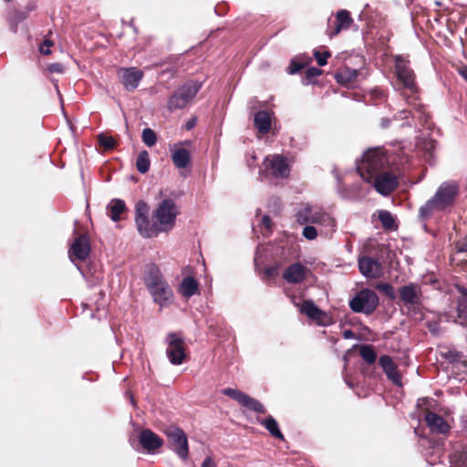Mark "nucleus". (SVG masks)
Here are the masks:
<instances>
[{"label":"nucleus","instance_id":"obj_1","mask_svg":"<svg viewBox=\"0 0 467 467\" xmlns=\"http://www.w3.org/2000/svg\"><path fill=\"white\" fill-rule=\"evenodd\" d=\"M395 69L398 79L402 83L406 91L402 93L409 106L412 110L403 109L398 114L400 119H407L411 116L412 119L418 118L420 123L426 124L429 120V114L425 111L424 106L419 100V89L415 81V74L410 67V63L401 56L395 58Z\"/></svg>","mask_w":467,"mask_h":467},{"label":"nucleus","instance_id":"obj_2","mask_svg":"<svg viewBox=\"0 0 467 467\" xmlns=\"http://www.w3.org/2000/svg\"><path fill=\"white\" fill-rule=\"evenodd\" d=\"M459 193V186L455 182H445L437 189L435 194L419 210L420 221H427L436 212H444L454 204Z\"/></svg>","mask_w":467,"mask_h":467},{"label":"nucleus","instance_id":"obj_3","mask_svg":"<svg viewBox=\"0 0 467 467\" xmlns=\"http://www.w3.org/2000/svg\"><path fill=\"white\" fill-rule=\"evenodd\" d=\"M143 281L153 302L157 304L161 309L172 303V289L158 266L155 265H149L145 271Z\"/></svg>","mask_w":467,"mask_h":467},{"label":"nucleus","instance_id":"obj_4","mask_svg":"<svg viewBox=\"0 0 467 467\" xmlns=\"http://www.w3.org/2000/svg\"><path fill=\"white\" fill-rule=\"evenodd\" d=\"M389 161L385 150L381 148H375L364 153L357 169L365 182H371L372 177L389 169Z\"/></svg>","mask_w":467,"mask_h":467},{"label":"nucleus","instance_id":"obj_5","mask_svg":"<svg viewBox=\"0 0 467 467\" xmlns=\"http://www.w3.org/2000/svg\"><path fill=\"white\" fill-rule=\"evenodd\" d=\"M296 222L301 224H318L330 231L336 228L335 219L327 213L322 207L306 204L296 213Z\"/></svg>","mask_w":467,"mask_h":467},{"label":"nucleus","instance_id":"obj_6","mask_svg":"<svg viewBox=\"0 0 467 467\" xmlns=\"http://www.w3.org/2000/svg\"><path fill=\"white\" fill-rule=\"evenodd\" d=\"M202 88V83L191 80L180 86L169 98L167 109L169 111L182 109L195 98Z\"/></svg>","mask_w":467,"mask_h":467},{"label":"nucleus","instance_id":"obj_7","mask_svg":"<svg viewBox=\"0 0 467 467\" xmlns=\"http://www.w3.org/2000/svg\"><path fill=\"white\" fill-rule=\"evenodd\" d=\"M177 215L175 202L170 198L163 199L153 213V218L161 232H169L173 228Z\"/></svg>","mask_w":467,"mask_h":467},{"label":"nucleus","instance_id":"obj_8","mask_svg":"<svg viewBox=\"0 0 467 467\" xmlns=\"http://www.w3.org/2000/svg\"><path fill=\"white\" fill-rule=\"evenodd\" d=\"M148 215V204L143 201H139L135 207V223L138 232L145 238H151L157 236L161 230L156 221L150 222Z\"/></svg>","mask_w":467,"mask_h":467},{"label":"nucleus","instance_id":"obj_9","mask_svg":"<svg viewBox=\"0 0 467 467\" xmlns=\"http://www.w3.org/2000/svg\"><path fill=\"white\" fill-rule=\"evenodd\" d=\"M379 306L377 294L368 288L358 291L349 301V307L355 313L372 314Z\"/></svg>","mask_w":467,"mask_h":467},{"label":"nucleus","instance_id":"obj_10","mask_svg":"<svg viewBox=\"0 0 467 467\" xmlns=\"http://www.w3.org/2000/svg\"><path fill=\"white\" fill-rule=\"evenodd\" d=\"M167 345L165 353L171 364L179 366L186 358L183 337L176 332H170L164 340Z\"/></svg>","mask_w":467,"mask_h":467},{"label":"nucleus","instance_id":"obj_11","mask_svg":"<svg viewBox=\"0 0 467 467\" xmlns=\"http://www.w3.org/2000/svg\"><path fill=\"white\" fill-rule=\"evenodd\" d=\"M171 450L182 460L186 461L189 457V445L185 432L176 427H170L165 431Z\"/></svg>","mask_w":467,"mask_h":467},{"label":"nucleus","instance_id":"obj_12","mask_svg":"<svg viewBox=\"0 0 467 467\" xmlns=\"http://www.w3.org/2000/svg\"><path fill=\"white\" fill-rule=\"evenodd\" d=\"M370 183L383 196L390 194L399 185L398 176L390 169L372 177Z\"/></svg>","mask_w":467,"mask_h":467},{"label":"nucleus","instance_id":"obj_13","mask_svg":"<svg viewBox=\"0 0 467 467\" xmlns=\"http://www.w3.org/2000/svg\"><path fill=\"white\" fill-rule=\"evenodd\" d=\"M117 75L126 90L134 91L142 80L144 72L136 67H119Z\"/></svg>","mask_w":467,"mask_h":467},{"label":"nucleus","instance_id":"obj_14","mask_svg":"<svg viewBox=\"0 0 467 467\" xmlns=\"http://www.w3.org/2000/svg\"><path fill=\"white\" fill-rule=\"evenodd\" d=\"M222 393L236 400L243 407H245L253 411L258 413L265 412V406L261 402L245 394L244 392H242L239 389L226 388L222 390Z\"/></svg>","mask_w":467,"mask_h":467},{"label":"nucleus","instance_id":"obj_15","mask_svg":"<svg viewBox=\"0 0 467 467\" xmlns=\"http://www.w3.org/2000/svg\"><path fill=\"white\" fill-rule=\"evenodd\" d=\"M90 254V244L87 234H81L76 237L69 246L68 256L71 262L75 259L85 261Z\"/></svg>","mask_w":467,"mask_h":467},{"label":"nucleus","instance_id":"obj_16","mask_svg":"<svg viewBox=\"0 0 467 467\" xmlns=\"http://www.w3.org/2000/svg\"><path fill=\"white\" fill-rule=\"evenodd\" d=\"M358 268L362 275L367 278H379L383 274V267L379 260L370 257L363 256L358 261Z\"/></svg>","mask_w":467,"mask_h":467},{"label":"nucleus","instance_id":"obj_17","mask_svg":"<svg viewBox=\"0 0 467 467\" xmlns=\"http://www.w3.org/2000/svg\"><path fill=\"white\" fill-rule=\"evenodd\" d=\"M399 295L400 301L407 308L410 309L411 306H414L420 303L421 290L418 284L410 283L400 287Z\"/></svg>","mask_w":467,"mask_h":467},{"label":"nucleus","instance_id":"obj_18","mask_svg":"<svg viewBox=\"0 0 467 467\" xmlns=\"http://www.w3.org/2000/svg\"><path fill=\"white\" fill-rule=\"evenodd\" d=\"M266 168L271 171L275 178H286L289 175L290 169L285 158L281 155L268 156L265 159Z\"/></svg>","mask_w":467,"mask_h":467},{"label":"nucleus","instance_id":"obj_19","mask_svg":"<svg viewBox=\"0 0 467 467\" xmlns=\"http://www.w3.org/2000/svg\"><path fill=\"white\" fill-rule=\"evenodd\" d=\"M139 442L150 453H153L163 445V440L150 429H144L140 432Z\"/></svg>","mask_w":467,"mask_h":467},{"label":"nucleus","instance_id":"obj_20","mask_svg":"<svg viewBox=\"0 0 467 467\" xmlns=\"http://www.w3.org/2000/svg\"><path fill=\"white\" fill-rule=\"evenodd\" d=\"M308 269L300 263L290 265L283 273L284 279L291 284L302 282L306 275Z\"/></svg>","mask_w":467,"mask_h":467},{"label":"nucleus","instance_id":"obj_21","mask_svg":"<svg viewBox=\"0 0 467 467\" xmlns=\"http://www.w3.org/2000/svg\"><path fill=\"white\" fill-rule=\"evenodd\" d=\"M379 363L382 368L387 378L396 385H401V376L397 369V366L392 358L388 355H383L379 358Z\"/></svg>","mask_w":467,"mask_h":467},{"label":"nucleus","instance_id":"obj_22","mask_svg":"<svg viewBox=\"0 0 467 467\" xmlns=\"http://www.w3.org/2000/svg\"><path fill=\"white\" fill-rule=\"evenodd\" d=\"M425 420L431 431L436 433L446 434L451 429L448 422L441 416L431 411L425 415Z\"/></svg>","mask_w":467,"mask_h":467},{"label":"nucleus","instance_id":"obj_23","mask_svg":"<svg viewBox=\"0 0 467 467\" xmlns=\"http://www.w3.org/2000/svg\"><path fill=\"white\" fill-rule=\"evenodd\" d=\"M352 23L353 19L351 18L348 11L345 9L338 11L336 16V26L332 31L328 33L329 36L333 37L339 34L342 30L348 29Z\"/></svg>","mask_w":467,"mask_h":467},{"label":"nucleus","instance_id":"obj_24","mask_svg":"<svg viewBox=\"0 0 467 467\" xmlns=\"http://www.w3.org/2000/svg\"><path fill=\"white\" fill-rule=\"evenodd\" d=\"M300 311L306 314L309 318L318 320L322 326H327V323L322 321L323 317L327 315L325 312L320 310L312 300H305L301 306Z\"/></svg>","mask_w":467,"mask_h":467},{"label":"nucleus","instance_id":"obj_25","mask_svg":"<svg viewBox=\"0 0 467 467\" xmlns=\"http://www.w3.org/2000/svg\"><path fill=\"white\" fill-rule=\"evenodd\" d=\"M271 115L267 110H259L254 114V124L261 134H266L271 128Z\"/></svg>","mask_w":467,"mask_h":467},{"label":"nucleus","instance_id":"obj_26","mask_svg":"<svg viewBox=\"0 0 467 467\" xmlns=\"http://www.w3.org/2000/svg\"><path fill=\"white\" fill-rule=\"evenodd\" d=\"M199 284L192 276L184 277L178 288L179 293L185 298H190L198 293Z\"/></svg>","mask_w":467,"mask_h":467},{"label":"nucleus","instance_id":"obj_27","mask_svg":"<svg viewBox=\"0 0 467 467\" xmlns=\"http://www.w3.org/2000/svg\"><path fill=\"white\" fill-rule=\"evenodd\" d=\"M125 211L126 204L121 199H112L107 205V213L113 222L120 221V215Z\"/></svg>","mask_w":467,"mask_h":467},{"label":"nucleus","instance_id":"obj_28","mask_svg":"<svg viewBox=\"0 0 467 467\" xmlns=\"http://www.w3.org/2000/svg\"><path fill=\"white\" fill-rule=\"evenodd\" d=\"M171 161L178 169H184L191 162L190 151L184 148L174 149L171 152Z\"/></svg>","mask_w":467,"mask_h":467},{"label":"nucleus","instance_id":"obj_29","mask_svg":"<svg viewBox=\"0 0 467 467\" xmlns=\"http://www.w3.org/2000/svg\"><path fill=\"white\" fill-rule=\"evenodd\" d=\"M261 425H263L268 432L275 438H277L281 441H285V437L282 431L279 429V425L275 419L272 416H268L263 420L259 421Z\"/></svg>","mask_w":467,"mask_h":467},{"label":"nucleus","instance_id":"obj_30","mask_svg":"<svg viewBox=\"0 0 467 467\" xmlns=\"http://www.w3.org/2000/svg\"><path fill=\"white\" fill-rule=\"evenodd\" d=\"M150 161L147 150H141L136 160V168L139 172L144 174L150 170Z\"/></svg>","mask_w":467,"mask_h":467},{"label":"nucleus","instance_id":"obj_31","mask_svg":"<svg viewBox=\"0 0 467 467\" xmlns=\"http://www.w3.org/2000/svg\"><path fill=\"white\" fill-rule=\"evenodd\" d=\"M450 467H467V449L456 451L451 456Z\"/></svg>","mask_w":467,"mask_h":467},{"label":"nucleus","instance_id":"obj_32","mask_svg":"<svg viewBox=\"0 0 467 467\" xmlns=\"http://www.w3.org/2000/svg\"><path fill=\"white\" fill-rule=\"evenodd\" d=\"M359 354L362 359L368 364H373L377 359V354L371 345H362Z\"/></svg>","mask_w":467,"mask_h":467},{"label":"nucleus","instance_id":"obj_33","mask_svg":"<svg viewBox=\"0 0 467 467\" xmlns=\"http://www.w3.org/2000/svg\"><path fill=\"white\" fill-rule=\"evenodd\" d=\"M379 220L385 229L391 230L395 228V220L390 212L386 210L379 211Z\"/></svg>","mask_w":467,"mask_h":467},{"label":"nucleus","instance_id":"obj_34","mask_svg":"<svg viewBox=\"0 0 467 467\" xmlns=\"http://www.w3.org/2000/svg\"><path fill=\"white\" fill-rule=\"evenodd\" d=\"M141 140L146 146L152 147L157 142L156 132L150 128H146L142 130Z\"/></svg>","mask_w":467,"mask_h":467},{"label":"nucleus","instance_id":"obj_35","mask_svg":"<svg viewBox=\"0 0 467 467\" xmlns=\"http://www.w3.org/2000/svg\"><path fill=\"white\" fill-rule=\"evenodd\" d=\"M98 142L105 150H110L116 147V140L113 137L107 136L103 133L98 135Z\"/></svg>","mask_w":467,"mask_h":467},{"label":"nucleus","instance_id":"obj_36","mask_svg":"<svg viewBox=\"0 0 467 467\" xmlns=\"http://www.w3.org/2000/svg\"><path fill=\"white\" fill-rule=\"evenodd\" d=\"M358 75L357 70H343L337 74V80L340 83L350 82L356 78Z\"/></svg>","mask_w":467,"mask_h":467},{"label":"nucleus","instance_id":"obj_37","mask_svg":"<svg viewBox=\"0 0 467 467\" xmlns=\"http://www.w3.org/2000/svg\"><path fill=\"white\" fill-rule=\"evenodd\" d=\"M376 288L379 291H381L382 293H384L390 299H395V297H396L395 289H394V287L390 284H389V283H379L376 285Z\"/></svg>","mask_w":467,"mask_h":467},{"label":"nucleus","instance_id":"obj_38","mask_svg":"<svg viewBox=\"0 0 467 467\" xmlns=\"http://www.w3.org/2000/svg\"><path fill=\"white\" fill-rule=\"evenodd\" d=\"M28 14L26 11H15L14 16L11 20V29L13 32H16V26L18 23L26 19Z\"/></svg>","mask_w":467,"mask_h":467},{"label":"nucleus","instance_id":"obj_39","mask_svg":"<svg viewBox=\"0 0 467 467\" xmlns=\"http://www.w3.org/2000/svg\"><path fill=\"white\" fill-rule=\"evenodd\" d=\"M457 317L458 321H456L458 324L462 326L463 327H467V310L465 307H462L461 305L457 307Z\"/></svg>","mask_w":467,"mask_h":467},{"label":"nucleus","instance_id":"obj_40","mask_svg":"<svg viewBox=\"0 0 467 467\" xmlns=\"http://www.w3.org/2000/svg\"><path fill=\"white\" fill-rule=\"evenodd\" d=\"M330 56H331V54L328 51H324V52L315 51L314 52V57H316L317 64L321 67L327 65V58Z\"/></svg>","mask_w":467,"mask_h":467},{"label":"nucleus","instance_id":"obj_41","mask_svg":"<svg viewBox=\"0 0 467 467\" xmlns=\"http://www.w3.org/2000/svg\"><path fill=\"white\" fill-rule=\"evenodd\" d=\"M303 236L307 240H315L317 237V231L312 225H306L302 232Z\"/></svg>","mask_w":467,"mask_h":467},{"label":"nucleus","instance_id":"obj_42","mask_svg":"<svg viewBox=\"0 0 467 467\" xmlns=\"http://www.w3.org/2000/svg\"><path fill=\"white\" fill-rule=\"evenodd\" d=\"M322 72H323L322 69H320L318 67H308L306 71V76H305V79H306V83H309L313 78L320 76L322 74Z\"/></svg>","mask_w":467,"mask_h":467},{"label":"nucleus","instance_id":"obj_43","mask_svg":"<svg viewBox=\"0 0 467 467\" xmlns=\"http://www.w3.org/2000/svg\"><path fill=\"white\" fill-rule=\"evenodd\" d=\"M304 67V64L297 62L296 59H292L288 67L289 74H296Z\"/></svg>","mask_w":467,"mask_h":467},{"label":"nucleus","instance_id":"obj_44","mask_svg":"<svg viewBox=\"0 0 467 467\" xmlns=\"http://www.w3.org/2000/svg\"><path fill=\"white\" fill-rule=\"evenodd\" d=\"M53 43L50 40H45L39 47L40 53L44 55H49L51 53L50 47Z\"/></svg>","mask_w":467,"mask_h":467},{"label":"nucleus","instance_id":"obj_45","mask_svg":"<svg viewBox=\"0 0 467 467\" xmlns=\"http://www.w3.org/2000/svg\"><path fill=\"white\" fill-rule=\"evenodd\" d=\"M48 70L51 73H62L63 66L59 63H53L48 66Z\"/></svg>","mask_w":467,"mask_h":467},{"label":"nucleus","instance_id":"obj_46","mask_svg":"<svg viewBox=\"0 0 467 467\" xmlns=\"http://www.w3.org/2000/svg\"><path fill=\"white\" fill-rule=\"evenodd\" d=\"M201 467H217V464L215 463V462L213 461V459L211 456H207L203 460Z\"/></svg>","mask_w":467,"mask_h":467},{"label":"nucleus","instance_id":"obj_47","mask_svg":"<svg viewBox=\"0 0 467 467\" xmlns=\"http://www.w3.org/2000/svg\"><path fill=\"white\" fill-rule=\"evenodd\" d=\"M261 223L262 225L266 229V230H270L271 229V226H272V222H271V218L270 216L268 215H264L262 220H261Z\"/></svg>","mask_w":467,"mask_h":467},{"label":"nucleus","instance_id":"obj_48","mask_svg":"<svg viewBox=\"0 0 467 467\" xmlns=\"http://www.w3.org/2000/svg\"><path fill=\"white\" fill-rule=\"evenodd\" d=\"M435 148V141L433 140H428L426 142H424V145H423V149L428 151V152H431V150H433Z\"/></svg>","mask_w":467,"mask_h":467},{"label":"nucleus","instance_id":"obj_49","mask_svg":"<svg viewBox=\"0 0 467 467\" xmlns=\"http://www.w3.org/2000/svg\"><path fill=\"white\" fill-rule=\"evenodd\" d=\"M373 96L375 98H378V99H385L386 95H385V92L379 88H375L372 92Z\"/></svg>","mask_w":467,"mask_h":467},{"label":"nucleus","instance_id":"obj_50","mask_svg":"<svg viewBox=\"0 0 467 467\" xmlns=\"http://www.w3.org/2000/svg\"><path fill=\"white\" fill-rule=\"evenodd\" d=\"M343 337L346 339H353L355 338V333L350 329H346L343 331Z\"/></svg>","mask_w":467,"mask_h":467},{"label":"nucleus","instance_id":"obj_51","mask_svg":"<svg viewBox=\"0 0 467 467\" xmlns=\"http://www.w3.org/2000/svg\"><path fill=\"white\" fill-rule=\"evenodd\" d=\"M390 122H391L390 119H389V118H382L381 120H380V126L383 129H387V128L389 127Z\"/></svg>","mask_w":467,"mask_h":467},{"label":"nucleus","instance_id":"obj_52","mask_svg":"<svg viewBox=\"0 0 467 467\" xmlns=\"http://www.w3.org/2000/svg\"><path fill=\"white\" fill-rule=\"evenodd\" d=\"M275 268H266L265 271V275L268 277V278H271L274 275H275Z\"/></svg>","mask_w":467,"mask_h":467},{"label":"nucleus","instance_id":"obj_53","mask_svg":"<svg viewBox=\"0 0 467 467\" xmlns=\"http://www.w3.org/2000/svg\"><path fill=\"white\" fill-rule=\"evenodd\" d=\"M195 126V120L192 119V120H190L187 122V129L190 130L192 128H193Z\"/></svg>","mask_w":467,"mask_h":467},{"label":"nucleus","instance_id":"obj_54","mask_svg":"<svg viewBox=\"0 0 467 467\" xmlns=\"http://www.w3.org/2000/svg\"><path fill=\"white\" fill-rule=\"evenodd\" d=\"M462 76L463 77L464 79L467 80V68L462 71Z\"/></svg>","mask_w":467,"mask_h":467},{"label":"nucleus","instance_id":"obj_55","mask_svg":"<svg viewBox=\"0 0 467 467\" xmlns=\"http://www.w3.org/2000/svg\"><path fill=\"white\" fill-rule=\"evenodd\" d=\"M405 125H407V126H411V124H410V123L407 122V123H403V124H401V127H403V126H405Z\"/></svg>","mask_w":467,"mask_h":467},{"label":"nucleus","instance_id":"obj_56","mask_svg":"<svg viewBox=\"0 0 467 467\" xmlns=\"http://www.w3.org/2000/svg\"><path fill=\"white\" fill-rule=\"evenodd\" d=\"M77 267H78V269L79 270V272H81V273H82L80 266H77Z\"/></svg>","mask_w":467,"mask_h":467},{"label":"nucleus","instance_id":"obj_57","mask_svg":"<svg viewBox=\"0 0 467 467\" xmlns=\"http://www.w3.org/2000/svg\"><path fill=\"white\" fill-rule=\"evenodd\" d=\"M5 2H10L11 0H5Z\"/></svg>","mask_w":467,"mask_h":467},{"label":"nucleus","instance_id":"obj_58","mask_svg":"<svg viewBox=\"0 0 467 467\" xmlns=\"http://www.w3.org/2000/svg\"><path fill=\"white\" fill-rule=\"evenodd\" d=\"M465 295L467 296V292L465 293Z\"/></svg>","mask_w":467,"mask_h":467}]
</instances>
